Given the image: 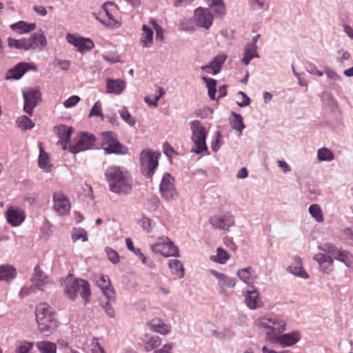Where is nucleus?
Returning <instances> with one entry per match:
<instances>
[{"mask_svg":"<svg viewBox=\"0 0 353 353\" xmlns=\"http://www.w3.org/2000/svg\"><path fill=\"white\" fill-rule=\"evenodd\" d=\"M318 248L327 254V255H336L340 248H337L334 244L331 243H325L318 246Z\"/></svg>","mask_w":353,"mask_h":353,"instance_id":"47","label":"nucleus"},{"mask_svg":"<svg viewBox=\"0 0 353 353\" xmlns=\"http://www.w3.org/2000/svg\"><path fill=\"white\" fill-rule=\"evenodd\" d=\"M39 160H38V165L41 169L45 170L46 172H49L50 169L52 166V164H51L50 160V157H49L48 153L43 150L41 143H39Z\"/></svg>","mask_w":353,"mask_h":353,"instance_id":"32","label":"nucleus"},{"mask_svg":"<svg viewBox=\"0 0 353 353\" xmlns=\"http://www.w3.org/2000/svg\"><path fill=\"white\" fill-rule=\"evenodd\" d=\"M8 46L10 48L18 50H28L26 39H16L9 37L8 39Z\"/></svg>","mask_w":353,"mask_h":353,"instance_id":"39","label":"nucleus"},{"mask_svg":"<svg viewBox=\"0 0 353 353\" xmlns=\"http://www.w3.org/2000/svg\"><path fill=\"white\" fill-rule=\"evenodd\" d=\"M172 5L175 7L178 8L181 6H187L190 4L194 0H169Z\"/></svg>","mask_w":353,"mask_h":353,"instance_id":"63","label":"nucleus"},{"mask_svg":"<svg viewBox=\"0 0 353 353\" xmlns=\"http://www.w3.org/2000/svg\"><path fill=\"white\" fill-rule=\"evenodd\" d=\"M287 271L292 274L306 279L309 277L307 272L302 266L301 259L299 256H295L293 262L287 268Z\"/></svg>","mask_w":353,"mask_h":353,"instance_id":"26","label":"nucleus"},{"mask_svg":"<svg viewBox=\"0 0 353 353\" xmlns=\"http://www.w3.org/2000/svg\"><path fill=\"white\" fill-rule=\"evenodd\" d=\"M34 292V287H24L22 288L21 291L19 293V297L21 299H23L24 297L28 296L31 293Z\"/></svg>","mask_w":353,"mask_h":353,"instance_id":"60","label":"nucleus"},{"mask_svg":"<svg viewBox=\"0 0 353 353\" xmlns=\"http://www.w3.org/2000/svg\"><path fill=\"white\" fill-rule=\"evenodd\" d=\"M255 324L259 327L270 329L266 332L267 339L283 347L292 346L299 341L300 336L298 332L281 334L285 330L286 324L277 316L269 315L259 317L255 321Z\"/></svg>","mask_w":353,"mask_h":353,"instance_id":"1","label":"nucleus"},{"mask_svg":"<svg viewBox=\"0 0 353 353\" xmlns=\"http://www.w3.org/2000/svg\"><path fill=\"white\" fill-rule=\"evenodd\" d=\"M194 18L198 26L209 29L212 24L213 15L208 8H199L194 11Z\"/></svg>","mask_w":353,"mask_h":353,"instance_id":"16","label":"nucleus"},{"mask_svg":"<svg viewBox=\"0 0 353 353\" xmlns=\"http://www.w3.org/2000/svg\"><path fill=\"white\" fill-rule=\"evenodd\" d=\"M165 94L164 90H155V93L144 98L145 102L151 108L157 107V101Z\"/></svg>","mask_w":353,"mask_h":353,"instance_id":"36","label":"nucleus"},{"mask_svg":"<svg viewBox=\"0 0 353 353\" xmlns=\"http://www.w3.org/2000/svg\"><path fill=\"white\" fill-rule=\"evenodd\" d=\"M55 129L57 134L59 138L57 145H60L63 150H65L68 148V143L72 132V128L61 125L55 127Z\"/></svg>","mask_w":353,"mask_h":353,"instance_id":"22","label":"nucleus"},{"mask_svg":"<svg viewBox=\"0 0 353 353\" xmlns=\"http://www.w3.org/2000/svg\"><path fill=\"white\" fill-rule=\"evenodd\" d=\"M258 57L256 52V47L254 43L248 44L245 48L244 56L242 62L245 65H248L250 60L254 57Z\"/></svg>","mask_w":353,"mask_h":353,"instance_id":"35","label":"nucleus"},{"mask_svg":"<svg viewBox=\"0 0 353 353\" xmlns=\"http://www.w3.org/2000/svg\"><path fill=\"white\" fill-rule=\"evenodd\" d=\"M29 70L37 71V66L32 63L20 62L7 72L6 79L13 80L19 79L26 72Z\"/></svg>","mask_w":353,"mask_h":353,"instance_id":"13","label":"nucleus"},{"mask_svg":"<svg viewBox=\"0 0 353 353\" xmlns=\"http://www.w3.org/2000/svg\"><path fill=\"white\" fill-rule=\"evenodd\" d=\"M319 265L320 270L325 274H330L333 271L334 260L331 256L326 254L319 253L314 256Z\"/></svg>","mask_w":353,"mask_h":353,"instance_id":"21","label":"nucleus"},{"mask_svg":"<svg viewBox=\"0 0 353 353\" xmlns=\"http://www.w3.org/2000/svg\"><path fill=\"white\" fill-rule=\"evenodd\" d=\"M110 190L117 194L127 195L132 190V179L123 168L111 166L105 172Z\"/></svg>","mask_w":353,"mask_h":353,"instance_id":"2","label":"nucleus"},{"mask_svg":"<svg viewBox=\"0 0 353 353\" xmlns=\"http://www.w3.org/2000/svg\"><path fill=\"white\" fill-rule=\"evenodd\" d=\"M36 346L41 353H56L55 343L50 341H39Z\"/></svg>","mask_w":353,"mask_h":353,"instance_id":"37","label":"nucleus"},{"mask_svg":"<svg viewBox=\"0 0 353 353\" xmlns=\"http://www.w3.org/2000/svg\"><path fill=\"white\" fill-rule=\"evenodd\" d=\"M159 154L150 151L143 150L140 155L141 173L148 178H151L157 168Z\"/></svg>","mask_w":353,"mask_h":353,"instance_id":"6","label":"nucleus"},{"mask_svg":"<svg viewBox=\"0 0 353 353\" xmlns=\"http://www.w3.org/2000/svg\"><path fill=\"white\" fill-rule=\"evenodd\" d=\"M82 239L83 241H88L87 232L84 230H74L72 234L73 241Z\"/></svg>","mask_w":353,"mask_h":353,"instance_id":"52","label":"nucleus"},{"mask_svg":"<svg viewBox=\"0 0 353 353\" xmlns=\"http://www.w3.org/2000/svg\"><path fill=\"white\" fill-rule=\"evenodd\" d=\"M236 103L239 107H245L250 105V99L245 93L239 91L236 95Z\"/></svg>","mask_w":353,"mask_h":353,"instance_id":"49","label":"nucleus"},{"mask_svg":"<svg viewBox=\"0 0 353 353\" xmlns=\"http://www.w3.org/2000/svg\"><path fill=\"white\" fill-rule=\"evenodd\" d=\"M147 325L152 331L163 335H166L171 330L170 325L164 323L161 319L158 318L152 319Z\"/></svg>","mask_w":353,"mask_h":353,"instance_id":"28","label":"nucleus"},{"mask_svg":"<svg viewBox=\"0 0 353 353\" xmlns=\"http://www.w3.org/2000/svg\"><path fill=\"white\" fill-rule=\"evenodd\" d=\"M31 281L37 288H40L50 283L48 276L39 268V265H37L34 268V273L32 276Z\"/></svg>","mask_w":353,"mask_h":353,"instance_id":"29","label":"nucleus"},{"mask_svg":"<svg viewBox=\"0 0 353 353\" xmlns=\"http://www.w3.org/2000/svg\"><path fill=\"white\" fill-rule=\"evenodd\" d=\"M174 181V179L170 174L166 172L163 175L159 189L162 196L165 199H172L176 195Z\"/></svg>","mask_w":353,"mask_h":353,"instance_id":"10","label":"nucleus"},{"mask_svg":"<svg viewBox=\"0 0 353 353\" xmlns=\"http://www.w3.org/2000/svg\"><path fill=\"white\" fill-rule=\"evenodd\" d=\"M334 259L343 263L347 268H353V255L349 251L340 248Z\"/></svg>","mask_w":353,"mask_h":353,"instance_id":"34","label":"nucleus"},{"mask_svg":"<svg viewBox=\"0 0 353 353\" xmlns=\"http://www.w3.org/2000/svg\"><path fill=\"white\" fill-rule=\"evenodd\" d=\"M64 292L66 296L71 300H74L79 293L85 303L89 301L90 296V288L89 283L82 279H77L72 275L66 277Z\"/></svg>","mask_w":353,"mask_h":353,"instance_id":"4","label":"nucleus"},{"mask_svg":"<svg viewBox=\"0 0 353 353\" xmlns=\"http://www.w3.org/2000/svg\"><path fill=\"white\" fill-rule=\"evenodd\" d=\"M16 122L18 127L23 130L32 129L34 126L33 121L25 115L18 117Z\"/></svg>","mask_w":353,"mask_h":353,"instance_id":"43","label":"nucleus"},{"mask_svg":"<svg viewBox=\"0 0 353 353\" xmlns=\"http://www.w3.org/2000/svg\"><path fill=\"white\" fill-rule=\"evenodd\" d=\"M151 250L153 252L161 254L165 257L179 256L178 248L166 236L161 237L157 243L151 245Z\"/></svg>","mask_w":353,"mask_h":353,"instance_id":"7","label":"nucleus"},{"mask_svg":"<svg viewBox=\"0 0 353 353\" xmlns=\"http://www.w3.org/2000/svg\"><path fill=\"white\" fill-rule=\"evenodd\" d=\"M112 301H109V299H107V301L105 303H101V306L103 309L104 310L105 314L110 318H114L115 316L114 310L111 305Z\"/></svg>","mask_w":353,"mask_h":353,"instance_id":"54","label":"nucleus"},{"mask_svg":"<svg viewBox=\"0 0 353 353\" xmlns=\"http://www.w3.org/2000/svg\"><path fill=\"white\" fill-rule=\"evenodd\" d=\"M245 301L247 306L250 310H256L263 305L259 292L256 290H248L245 294Z\"/></svg>","mask_w":353,"mask_h":353,"instance_id":"27","label":"nucleus"},{"mask_svg":"<svg viewBox=\"0 0 353 353\" xmlns=\"http://www.w3.org/2000/svg\"><path fill=\"white\" fill-rule=\"evenodd\" d=\"M94 141L95 138L93 135L81 133L75 137L74 143L68 146V150L74 154L89 150L93 146Z\"/></svg>","mask_w":353,"mask_h":353,"instance_id":"8","label":"nucleus"},{"mask_svg":"<svg viewBox=\"0 0 353 353\" xmlns=\"http://www.w3.org/2000/svg\"><path fill=\"white\" fill-rule=\"evenodd\" d=\"M103 149L106 154H125L123 146L116 139L115 134L112 132H104L102 134Z\"/></svg>","mask_w":353,"mask_h":353,"instance_id":"9","label":"nucleus"},{"mask_svg":"<svg viewBox=\"0 0 353 353\" xmlns=\"http://www.w3.org/2000/svg\"><path fill=\"white\" fill-rule=\"evenodd\" d=\"M17 275L16 269L10 265H0V281L10 282L13 280Z\"/></svg>","mask_w":353,"mask_h":353,"instance_id":"31","label":"nucleus"},{"mask_svg":"<svg viewBox=\"0 0 353 353\" xmlns=\"http://www.w3.org/2000/svg\"><path fill=\"white\" fill-rule=\"evenodd\" d=\"M105 252L108 259L114 264H117L119 262V256L118 253L110 248L105 249Z\"/></svg>","mask_w":353,"mask_h":353,"instance_id":"53","label":"nucleus"},{"mask_svg":"<svg viewBox=\"0 0 353 353\" xmlns=\"http://www.w3.org/2000/svg\"><path fill=\"white\" fill-rule=\"evenodd\" d=\"M150 21L153 28L156 31V39L162 41L163 39V30L162 28L157 23V22L154 19H151Z\"/></svg>","mask_w":353,"mask_h":353,"instance_id":"55","label":"nucleus"},{"mask_svg":"<svg viewBox=\"0 0 353 353\" xmlns=\"http://www.w3.org/2000/svg\"><path fill=\"white\" fill-rule=\"evenodd\" d=\"M92 353H104L103 347L99 345L97 339H93L91 343Z\"/></svg>","mask_w":353,"mask_h":353,"instance_id":"58","label":"nucleus"},{"mask_svg":"<svg viewBox=\"0 0 353 353\" xmlns=\"http://www.w3.org/2000/svg\"><path fill=\"white\" fill-rule=\"evenodd\" d=\"M142 34L140 38V43L144 48H150L153 43V30L146 25L142 26Z\"/></svg>","mask_w":353,"mask_h":353,"instance_id":"33","label":"nucleus"},{"mask_svg":"<svg viewBox=\"0 0 353 353\" xmlns=\"http://www.w3.org/2000/svg\"><path fill=\"white\" fill-rule=\"evenodd\" d=\"M190 125L192 132L191 139L195 146L191 151L196 154L207 152L208 147L205 142L207 132L205 127L198 120L191 121Z\"/></svg>","mask_w":353,"mask_h":353,"instance_id":"5","label":"nucleus"},{"mask_svg":"<svg viewBox=\"0 0 353 353\" xmlns=\"http://www.w3.org/2000/svg\"><path fill=\"white\" fill-rule=\"evenodd\" d=\"M25 217L24 212L21 209L11 207L7 210V221L12 226L20 225L24 221Z\"/></svg>","mask_w":353,"mask_h":353,"instance_id":"24","label":"nucleus"},{"mask_svg":"<svg viewBox=\"0 0 353 353\" xmlns=\"http://www.w3.org/2000/svg\"><path fill=\"white\" fill-rule=\"evenodd\" d=\"M138 223L145 232H150L152 231V221L148 217H142Z\"/></svg>","mask_w":353,"mask_h":353,"instance_id":"56","label":"nucleus"},{"mask_svg":"<svg viewBox=\"0 0 353 353\" xmlns=\"http://www.w3.org/2000/svg\"><path fill=\"white\" fill-rule=\"evenodd\" d=\"M210 272L217 279L218 285L220 288L219 292L225 296H228V292L227 290L235 287L236 279L223 273L218 272L214 270H210Z\"/></svg>","mask_w":353,"mask_h":353,"instance_id":"15","label":"nucleus"},{"mask_svg":"<svg viewBox=\"0 0 353 353\" xmlns=\"http://www.w3.org/2000/svg\"><path fill=\"white\" fill-rule=\"evenodd\" d=\"M227 59V55L225 54H218L212 60L209 65H203L201 70L212 74H218L222 68L223 64Z\"/></svg>","mask_w":353,"mask_h":353,"instance_id":"23","label":"nucleus"},{"mask_svg":"<svg viewBox=\"0 0 353 353\" xmlns=\"http://www.w3.org/2000/svg\"><path fill=\"white\" fill-rule=\"evenodd\" d=\"M121 118L130 126L133 127L136 123L135 119L131 116L126 108L123 107L119 110Z\"/></svg>","mask_w":353,"mask_h":353,"instance_id":"48","label":"nucleus"},{"mask_svg":"<svg viewBox=\"0 0 353 353\" xmlns=\"http://www.w3.org/2000/svg\"><path fill=\"white\" fill-rule=\"evenodd\" d=\"M209 222L214 229L228 230L234 225V217L228 213L222 215H214L210 218Z\"/></svg>","mask_w":353,"mask_h":353,"instance_id":"12","label":"nucleus"},{"mask_svg":"<svg viewBox=\"0 0 353 353\" xmlns=\"http://www.w3.org/2000/svg\"><path fill=\"white\" fill-rule=\"evenodd\" d=\"M28 50H41L47 46V39L42 31L34 32L26 39Z\"/></svg>","mask_w":353,"mask_h":353,"instance_id":"19","label":"nucleus"},{"mask_svg":"<svg viewBox=\"0 0 353 353\" xmlns=\"http://www.w3.org/2000/svg\"><path fill=\"white\" fill-rule=\"evenodd\" d=\"M66 40L69 43L74 46L80 52L90 50L94 47V44L90 39L81 37L70 33L67 34Z\"/></svg>","mask_w":353,"mask_h":353,"instance_id":"17","label":"nucleus"},{"mask_svg":"<svg viewBox=\"0 0 353 353\" xmlns=\"http://www.w3.org/2000/svg\"><path fill=\"white\" fill-rule=\"evenodd\" d=\"M96 282L107 299H109V301H115V292L108 276L101 275L99 279L96 280Z\"/></svg>","mask_w":353,"mask_h":353,"instance_id":"20","label":"nucleus"},{"mask_svg":"<svg viewBox=\"0 0 353 353\" xmlns=\"http://www.w3.org/2000/svg\"><path fill=\"white\" fill-rule=\"evenodd\" d=\"M10 28L18 34L29 33L36 28L34 23H27L24 21H19L10 26Z\"/></svg>","mask_w":353,"mask_h":353,"instance_id":"30","label":"nucleus"},{"mask_svg":"<svg viewBox=\"0 0 353 353\" xmlns=\"http://www.w3.org/2000/svg\"><path fill=\"white\" fill-rule=\"evenodd\" d=\"M79 101L80 98L77 95H74L65 100L63 105L66 108H72L75 106Z\"/></svg>","mask_w":353,"mask_h":353,"instance_id":"57","label":"nucleus"},{"mask_svg":"<svg viewBox=\"0 0 353 353\" xmlns=\"http://www.w3.org/2000/svg\"><path fill=\"white\" fill-rule=\"evenodd\" d=\"M53 208L60 216L68 214L70 210V203L65 195L61 192L53 194Z\"/></svg>","mask_w":353,"mask_h":353,"instance_id":"14","label":"nucleus"},{"mask_svg":"<svg viewBox=\"0 0 353 353\" xmlns=\"http://www.w3.org/2000/svg\"><path fill=\"white\" fill-rule=\"evenodd\" d=\"M309 212L312 217H313L317 222L321 223L323 221V212L319 205H311L309 208Z\"/></svg>","mask_w":353,"mask_h":353,"instance_id":"46","label":"nucleus"},{"mask_svg":"<svg viewBox=\"0 0 353 353\" xmlns=\"http://www.w3.org/2000/svg\"><path fill=\"white\" fill-rule=\"evenodd\" d=\"M116 12V6L110 3L107 2L103 6V11L101 12V15L103 17V19L101 20V23L107 26L116 27L119 26V23L114 18V12Z\"/></svg>","mask_w":353,"mask_h":353,"instance_id":"18","label":"nucleus"},{"mask_svg":"<svg viewBox=\"0 0 353 353\" xmlns=\"http://www.w3.org/2000/svg\"><path fill=\"white\" fill-rule=\"evenodd\" d=\"M94 116L103 117L102 104L99 101H97L94 104L88 115L89 117H92Z\"/></svg>","mask_w":353,"mask_h":353,"instance_id":"51","label":"nucleus"},{"mask_svg":"<svg viewBox=\"0 0 353 353\" xmlns=\"http://www.w3.org/2000/svg\"><path fill=\"white\" fill-rule=\"evenodd\" d=\"M56 65L59 66L63 70H67L70 66V61L68 60L57 59Z\"/></svg>","mask_w":353,"mask_h":353,"instance_id":"62","label":"nucleus"},{"mask_svg":"<svg viewBox=\"0 0 353 353\" xmlns=\"http://www.w3.org/2000/svg\"><path fill=\"white\" fill-rule=\"evenodd\" d=\"M210 6L217 17H223L225 14V7L223 0H212Z\"/></svg>","mask_w":353,"mask_h":353,"instance_id":"40","label":"nucleus"},{"mask_svg":"<svg viewBox=\"0 0 353 353\" xmlns=\"http://www.w3.org/2000/svg\"><path fill=\"white\" fill-rule=\"evenodd\" d=\"M125 82L121 79H108L107 82V88H125Z\"/></svg>","mask_w":353,"mask_h":353,"instance_id":"50","label":"nucleus"},{"mask_svg":"<svg viewBox=\"0 0 353 353\" xmlns=\"http://www.w3.org/2000/svg\"><path fill=\"white\" fill-rule=\"evenodd\" d=\"M41 95L39 90H26L23 92V110L28 114L32 115L33 109L41 100Z\"/></svg>","mask_w":353,"mask_h":353,"instance_id":"11","label":"nucleus"},{"mask_svg":"<svg viewBox=\"0 0 353 353\" xmlns=\"http://www.w3.org/2000/svg\"><path fill=\"white\" fill-rule=\"evenodd\" d=\"M36 321L39 330L45 336H49L57 327V321L55 319L52 308L46 303L39 304L35 310Z\"/></svg>","mask_w":353,"mask_h":353,"instance_id":"3","label":"nucleus"},{"mask_svg":"<svg viewBox=\"0 0 353 353\" xmlns=\"http://www.w3.org/2000/svg\"><path fill=\"white\" fill-rule=\"evenodd\" d=\"M317 159L319 161L330 162L334 159L333 152L327 148H319L317 151Z\"/></svg>","mask_w":353,"mask_h":353,"instance_id":"42","label":"nucleus"},{"mask_svg":"<svg viewBox=\"0 0 353 353\" xmlns=\"http://www.w3.org/2000/svg\"><path fill=\"white\" fill-rule=\"evenodd\" d=\"M230 259V255L228 252L221 248L216 249V254L212 255L210 259L212 261L216 262L219 264H225Z\"/></svg>","mask_w":353,"mask_h":353,"instance_id":"41","label":"nucleus"},{"mask_svg":"<svg viewBox=\"0 0 353 353\" xmlns=\"http://www.w3.org/2000/svg\"><path fill=\"white\" fill-rule=\"evenodd\" d=\"M252 272V268L248 266L247 268L240 269L237 272V276L243 282L249 284L252 282V279H251Z\"/></svg>","mask_w":353,"mask_h":353,"instance_id":"45","label":"nucleus"},{"mask_svg":"<svg viewBox=\"0 0 353 353\" xmlns=\"http://www.w3.org/2000/svg\"><path fill=\"white\" fill-rule=\"evenodd\" d=\"M232 115L234 117V120L231 121L232 128L237 130L241 134L243 130L245 128L243 121V117L234 112H232Z\"/></svg>","mask_w":353,"mask_h":353,"instance_id":"44","label":"nucleus"},{"mask_svg":"<svg viewBox=\"0 0 353 353\" xmlns=\"http://www.w3.org/2000/svg\"><path fill=\"white\" fill-rule=\"evenodd\" d=\"M33 346V343H24L18 347L17 353H29Z\"/></svg>","mask_w":353,"mask_h":353,"instance_id":"59","label":"nucleus"},{"mask_svg":"<svg viewBox=\"0 0 353 353\" xmlns=\"http://www.w3.org/2000/svg\"><path fill=\"white\" fill-rule=\"evenodd\" d=\"M168 266L171 269L172 274L178 275L180 278L184 276V269L180 261L170 259L168 262Z\"/></svg>","mask_w":353,"mask_h":353,"instance_id":"38","label":"nucleus"},{"mask_svg":"<svg viewBox=\"0 0 353 353\" xmlns=\"http://www.w3.org/2000/svg\"><path fill=\"white\" fill-rule=\"evenodd\" d=\"M173 344L166 343L163 345L160 349L156 350L153 353H172Z\"/></svg>","mask_w":353,"mask_h":353,"instance_id":"61","label":"nucleus"},{"mask_svg":"<svg viewBox=\"0 0 353 353\" xmlns=\"http://www.w3.org/2000/svg\"><path fill=\"white\" fill-rule=\"evenodd\" d=\"M141 341L146 352H150L158 347L162 342L159 336L149 333L145 334L141 337Z\"/></svg>","mask_w":353,"mask_h":353,"instance_id":"25","label":"nucleus"},{"mask_svg":"<svg viewBox=\"0 0 353 353\" xmlns=\"http://www.w3.org/2000/svg\"><path fill=\"white\" fill-rule=\"evenodd\" d=\"M263 353H293L290 350H281V351H276L274 350L268 349L266 346H263L262 348Z\"/></svg>","mask_w":353,"mask_h":353,"instance_id":"64","label":"nucleus"}]
</instances>
